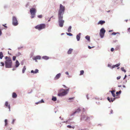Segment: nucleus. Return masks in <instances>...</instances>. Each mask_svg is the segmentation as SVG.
Instances as JSON below:
<instances>
[{
	"label": "nucleus",
	"mask_w": 130,
	"mask_h": 130,
	"mask_svg": "<svg viewBox=\"0 0 130 130\" xmlns=\"http://www.w3.org/2000/svg\"><path fill=\"white\" fill-rule=\"evenodd\" d=\"M65 10V7L60 4L58 13V22L59 26L61 27H63L64 22V20L63 19Z\"/></svg>",
	"instance_id": "f257e3e1"
},
{
	"label": "nucleus",
	"mask_w": 130,
	"mask_h": 130,
	"mask_svg": "<svg viewBox=\"0 0 130 130\" xmlns=\"http://www.w3.org/2000/svg\"><path fill=\"white\" fill-rule=\"evenodd\" d=\"M69 90V88L67 89H60L58 90V92L57 95L58 96L61 97L62 96L66 95L68 93Z\"/></svg>",
	"instance_id": "f03ea898"
},
{
	"label": "nucleus",
	"mask_w": 130,
	"mask_h": 130,
	"mask_svg": "<svg viewBox=\"0 0 130 130\" xmlns=\"http://www.w3.org/2000/svg\"><path fill=\"white\" fill-rule=\"evenodd\" d=\"M12 61L11 58L9 57L8 60L5 61V67L6 68H10L12 67Z\"/></svg>",
	"instance_id": "7ed1b4c3"
},
{
	"label": "nucleus",
	"mask_w": 130,
	"mask_h": 130,
	"mask_svg": "<svg viewBox=\"0 0 130 130\" xmlns=\"http://www.w3.org/2000/svg\"><path fill=\"white\" fill-rule=\"evenodd\" d=\"M45 27L46 25L44 23L38 25L35 27V29L39 31L42 29H45Z\"/></svg>",
	"instance_id": "20e7f679"
},
{
	"label": "nucleus",
	"mask_w": 130,
	"mask_h": 130,
	"mask_svg": "<svg viewBox=\"0 0 130 130\" xmlns=\"http://www.w3.org/2000/svg\"><path fill=\"white\" fill-rule=\"evenodd\" d=\"M30 12L31 15V18H34L36 13V10L34 8H32L30 9Z\"/></svg>",
	"instance_id": "39448f33"
},
{
	"label": "nucleus",
	"mask_w": 130,
	"mask_h": 130,
	"mask_svg": "<svg viewBox=\"0 0 130 130\" xmlns=\"http://www.w3.org/2000/svg\"><path fill=\"white\" fill-rule=\"evenodd\" d=\"M12 24L14 26H15L18 25V23L17 17L14 16L12 17Z\"/></svg>",
	"instance_id": "423d86ee"
},
{
	"label": "nucleus",
	"mask_w": 130,
	"mask_h": 130,
	"mask_svg": "<svg viewBox=\"0 0 130 130\" xmlns=\"http://www.w3.org/2000/svg\"><path fill=\"white\" fill-rule=\"evenodd\" d=\"M105 30L103 28H102L100 30V37L101 38H102L103 37L105 33Z\"/></svg>",
	"instance_id": "0eeeda50"
},
{
	"label": "nucleus",
	"mask_w": 130,
	"mask_h": 130,
	"mask_svg": "<svg viewBox=\"0 0 130 130\" xmlns=\"http://www.w3.org/2000/svg\"><path fill=\"white\" fill-rule=\"evenodd\" d=\"M84 119L86 121H89L90 117L86 116L85 115H81V116L80 120Z\"/></svg>",
	"instance_id": "6e6552de"
},
{
	"label": "nucleus",
	"mask_w": 130,
	"mask_h": 130,
	"mask_svg": "<svg viewBox=\"0 0 130 130\" xmlns=\"http://www.w3.org/2000/svg\"><path fill=\"white\" fill-rule=\"evenodd\" d=\"M117 97H115L114 98H110L109 97H107V100L110 102H113L114 101H115L116 99L117 98Z\"/></svg>",
	"instance_id": "1a4fd4ad"
},
{
	"label": "nucleus",
	"mask_w": 130,
	"mask_h": 130,
	"mask_svg": "<svg viewBox=\"0 0 130 130\" xmlns=\"http://www.w3.org/2000/svg\"><path fill=\"white\" fill-rule=\"evenodd\" d=\"M5 106L6 108H8L9 109V111H10V104H9L8 101H6L5 104Z\"/></svg>",
	"instance_id": "9d476101"
},
{
	"label": "nucleus",
	"mask_w": 130,
	"mask_h": 130,
	"mask_svg": "<svg viewBox=\"0 0 130 130\" xmlns=\"http://www.w3.org/2000/svg\"><path fill=\"white\" fill-rule=\"evenodd\" d=\"M61 74L60 73H59L57 74L56 75L55 77L54 78V79L55 80H57L59 79L61 77Z\"/></svg>",
	"instance_id": "9b49d317"
},
{
	"label": "nucleus",
	"mask_w": 130,
	"mask_h": 130,
	"mask_svg": "<svg viewBox=\"0 0 130 130\" xmlns=\"http://www.w3.org/2000/svg\"><path fill=\"white\" fill-rule=\"evenodd\" d=\"M41 58V56L40 55H37L34 57H33L32 59L33 60H36L37 59L40 60Z\"/></svg>",
	"instance_id": "f8f14e48"
},
{
	"label": "nucleus",
	"mask_w": 130,
	"mask_h": 130,
	"mask_svg": "<svg viewBox=\"0 0 130 130\" xmlns=\"http://www.w3.org/2000/svg\"><path fill=\"white\" fill-rule=\"evenodd\" d=\"M105 21L104 20H100L98 23L97 24L98 25H103L105 23Z\"/></svg>",
	"instance_id": "ddd939ff"
},
{
	"label": "nucleus",
	"mask_w": 130,
	"mask_h": 130,
	"mask_svg": "<svg viewBox=\"0 0 130 130\" xmlns=\"http://www.w3.org/2000/svg\"><path fill=\"white\" fill-rule=\"evenodd\" d=\"M81 35V33H79L78 34L76 35V38L77 41H79L80 38V35Z\"/></svg>",
	"instance_id": "4468645a"
},
{
	"label": "nucleus",
	"mask_w": 130,
	"mask_h": 130,
	"mask_svg": "<svg viewBox=\"0 0 130 130\" xmlns=\"http://www.w3.org/2000/svg\"><path fill=\"white\" fill-rule=\"evenodd\" d=\"M31 72L33 74H36L39 72V70L37 69H36L35 71L32 70L31 71Z\"/></svg>",
	"instance_id": "2eb2a0df"
},
{
	"label": "nucleus",
	"mask_w": 130,
	"mask_h": 130,
	"mask_svg": "<svg viewBox=\"0 0 130 130\" xmlns=\"http://www.w3.org/2000/svg\"><path fill=\"white\" fill-rule=\"evenodd\" d=\"M20 65V63L19 62V61L18 60H16L15 62V67L16 68L18 67L19 65Z\"/></svg>",
	"instance_id": "dca6fc26"
},
{
	"label": "nucleus",
	"mask_w": 130,
	"mask_h": 130,
	"mask_svg": "<svg viewBox=\"0 0 130 130\" xmlns=\"http://www.w3.org/2000/svg\"><path fill=\"white\" fill-rule=\"evenodd\" d=\"M17 96V94L15 92L12 93V98H16Z\"/></svg>",
	"instance_id": "f3484780"
},
{
	"label": "nucleus",
	"mask_w": 130,
	"mask_h": 130,
	"mask_svg": "<svg viewBox=\"0 0 130 130\" xmlns=\"http://www.w3.org/2000/svg\"><path fill=\"white\" fill-rule=\"evenodd\" d=\"M120 63L117 64L115 65H113L112 66V68H115L116 67H118L120 66Z\"/></svg>",
	"instance_id": "a211bd4d"
},
{
	"label": "nucleus",
	"mask_w": 130,
	"mask_h": 130,
	"mask_svg": "<svg viewBox=\"0 0 130 130\" xmlns=\"http://www.w3.org/2000/svg\"><path fill=\"white\" fill-rule=\"evenodd\" d=\"M42 58L43 59L46 60H48L49 58V57L46 56H42Z\"/></svg>",
	"instance_id": "6ab92c4d"
},
{
	"label": "nucleus",
	"mask_w": 130,
	"mask_h": 130,
	"mask_svg": "<svg viewBox=\"0 0 130 130\" xmlns=\"http://www.w3.org/2000/svg\"><path fill=\"white\" fill-rule=\"evenodd\" d=\"M73 49L71 48H70L67 52V54H71L72 51H73Z\"/></svg>",
	"instance_id": "aec40b11"
},
{
	"label": "nucleus",
	"mask_w": 130,
	"mask_h": 130,
	"mask_svg": "<svg viewBox=\"0 0 130 130\" xmlns=\"http://www.w3.org/2000/svg\"><path fill=\"white\" fill-rule=\"evenodd\" d=\"M85 38L88 42L90 41V37L89 36H86L85 37Z\"/></svg>",
	"instance_id": "412c9836"
},
{
	"label": "nucleus",
	"mask_w": 130,
	"mask_h": 130,
	"mask_svg": "<svg viewBox=\"0 0 130 130\" xmlns=\"http://www.w3.org/2000/svg\"><path fill=\"white\" fill-rule=\"evenodd\" d=\"M4 57L3 53L2 52H0V59H2Z\"/></svg>",
	"instance_id": "4be33fe9"
},
{
	"label": "nucleus",
	"mask_w": 130,
	"mask_h": 130,
	"mask_svg": "<svg viewBox=\"0 0 130 130\" xmlns=\"http://www.w3.org/2000/svg\"><path fill=\"white\" fill-rule=\"evenodd\" d=\"M72 120V119L69 118V119L67 120L66 121H64L63 122H62L63 123H67L68 122H69L70 121Z\"/></svg>",
	"instance_id": "5701e85b"
},
{
	"label": "nucleus",
	"mask_w": 130,
	"mask_h": 130,
	"mask_svg": "<svg viewBox=\"0 0 130 130\" xmlns=\"http://www.w3.org/2000/svg\"><path fill=\"white\" fill-rule=\"evenodd\" d=\"M52 100L54 101H56L57 100L56 97V96H53L52 99Z\"/></svg>",
	"instance_id": "b1692460"
},
{
	"label": "nucleus",
	"mask_w": 130,
	"mask_h": 130,
	"mask_svg": "<svg viewBox=\"0 0 130 130\" xmlns=\"http://www.w3.org/2000/svg\"><path fill=\"white\" fill-rule=\"evenodd\" d=\"M26 69V66H24L22 70V73H25Z\"/></svg>",
	"instance_id": "393cba45"
},
{
	"label": "nucleus",
	"mask_w": 130,
	"mask_h": 130,
	"mask_svg": "<svg viewBox=\"0 0 130 130\" xmlns=\"http://www.w3.org/2000/svg\"><path fill=\"white\" fill-rule=\"evenodd\" d=\"M72 28V26H70L69 27L68 29V31L69 32H70L71 31V29Z\"/></svg>",
	"instance_id": "a878e982"
},
{
	"label": "nucleus",
	"mask_w": 130,
	"mask_h": 130,
	"mask_svg": "<svg viewBox=\"0 0 130 130\" xmlns=\"http://www.w3.org/2000/svg\"><path fill=\"white\" fill-rule=\"evenodd\" d=\"M110 92H111V94H112V96L113 97H115L116 96V94H115V93H113L112 91L110 90L109 91Z\"/></svg>",
	"instance_id": "bb28decb"
},
{
	"label": "nucleus",
	"mask_w": 130,
	"mask_h": 130,
	"mask_svg": "<svg viewBox=\"0 0 130 130\" xmlns=\"http://www.w3.org/2000/svg\"><path fill=\"white\" fill-rule=\"evenodd\" d=\"M81 111V110L80 108H78L77 109H76L75 111V112H76V113H79Z\"/></svg>",
	"instance_id": "cd10ccee"
},
{
	"label": "nucleus",
	"mask_w": 130,
	"mask_h": 130,
	"mask_svg": "<svg viewBox=\"0 0 130 130\" xmlns=\"http://www.w3.org/2000/svg\"><path fill=\"white\" fill-rule=\"evenodd\" d=\"M121 90H120L119 91H117L116 92V94L117 95V96H118V94H120L121 93Z\"/></svg>",
	"instance_id": "c85d7f7f"
},
{
	"label": "nucleus",
	"mask_w": 130,
	"mask_h": 130,
	"mask_svg": "<svg viewBox=\"0 0 130 130\" xmlns=\"http://www.w3.org/2000/svg\"><path fill=\"white\" fill-rule=\"evenodd\" d=\"M80 73L79 74L80 75H82L84 73V71L83 70H82L80 71Z\"/></svg>",
	"instance_id": "c756f323"
},
{
	"label": "nucleus",
	"mask_w": 130,
	"mask_h": 130,
	"mask_svg": "<svg viewBox=\"0 0 130 130\" xmlns=\"http://www.w3.org/2000/svg\"><path fill=\"white\" fill-rule=\"evenodd\" d=\"M120 47V45H117L115 50H118Z\"/></svg>",
	"instance_id": "7c9ffc66"
},
{
	"label": "nucleus",
	"mask_w": 130,
	"mask_h": 130,
	"mask_svg": "<svg viewBox=\"0 0 130 130\" xmlns=\"http://www.w3.org/2000/svg\"><path fill=\"white\" fill-rule=\"evenodd\" d=\"M67 127L68 128H72L73 129H74V128L75 127L74 126H72L71 125H68L67 126Z\"/></svg>",
	"instance_id": "2f4dec72"
},
{
	"label": "nucleus",
	"mask_w": 130,
	"mask_h": 130,
	"mask_svg": "<svg viewBox=\"0 0 130 130\" xmlns=\"http://www.w3.org/2000/svg\"><path fill=\"white\" fill-rule=\"evenodd\" d=\"M5 122V126H6L8 124V120L7 119H6L4 121Z\"/></svg>",
	"instance_id": "473e14b6"
},
{
	"label": "nucleus",
	"mask_w": 130,
	"mask_h": 130,
	"mask_svg": "<svg viewBox=\"0 0 130 130\" xmlns=\"http://www.w3.org/2000/svg\"><path fill=\"white\" fill-rule=\"evenodd\" d=\"M66 34L67 35H68V36H72L73 35L72 34V33H70L66 32Z\"/></svg>",
	"instance_id": "72a5a7b5"
},
{
	"label": "nucleus",
	"mask_w": 130,
	"mask_h": 130,
	"mask_svg": "<svg viewBox=\"0 0 130 130\" xmlns=\"http://www.w3.org/2000/svg\"><path fill=\"white\" fill-rule=\"evenodd\" d=\"M121 70L122 71L124 72L125 73L126 72V70L124 69V68L123 67H122L121 68Z\"/></svg>",
	"instance_id": "f704fd0d"
},
{
	"label": "nucleus",
	"mask_w": 130,
	"mask_h": 130,
	"mask_svg": "<svg viewBox=\"0 0 130 130\" xmlns=\"http://www.w3.org/2000/svg\"><path fill=\"white\" fill-rule=\"evenodd\" d=\"M107 66L108 67H109L110 69H112L113 68H112V66H111V65L110 64H108L107 65Z\"/></svg>",
	"instance_id": "c9c22d12"
},
{
	"label": "nucleus",
	"mask_w": 130,
	"mask_h": 130,
	"mask_svg": "<svg viewBox=\"0 0 130 130\" xmlns=\"http://www.w3.org/2000/svg\"><path fill=\"white\" fill-rule=\"evenodd\" d=\"M21 53L20 52H18L17 54H16V56L17 57H18L21 55Z\"/></svg>",
	"instance_id": "e433bc0d"
},
{
	"label": "nucleus",
	"mask_w": 130,
	"mask_h": 130,
	"mask_svg": "<svg viewBox=\"0 0 130 130\" xmlns=\"http://www.w3.org/2000/svg\"><path fill=\"white\" fill-rule=\"evenodd\" d=\"M0 64H1V66H4V63L2 62H1L0 63Z\"/></svg>",
	"instance_id": "4c0bfd02"
},
{
	"label": "nucleus",
	"mask_w": 130,
	"mask_h": 130,
	"mask_svg": "<svg viewBox=\"0 0 130 130\" xmlns=\"http://www.w3.org/2000/svg\"><path fill=\"white\" fill-rule=\"evenodd\" d=\"M16 58V56H13L12 57V60L13 61H14L15 60Z\"/></svg>",
	"instance_id": "58836bf2"
},
{
	"label": "nucleus",
	"mask_w": 130,
	"mask_h": 130,
	"mask_svg": "<svg viewBox=\"0 0 130 130\" xmlns=\"http://www.w3.org/2000/svg\"><path fill=\"white\" fill-rule=\"evenodd\" d=\"M37 17L39 18H41L42 17V15H38Z\"/></svg>",
	"instance_id": "ea45409f"
},
{
	"label": "nucleus",
	"mask_w": 130,
	"mask_h": 130,
	"mask_svg": "<svg viewBox=\"0 0 130 130\" xmlns=\"http://www.w3.org/2000/svg\"><path fill=\"white\" fill-rule=\"evenodd\" d=\"M40 103H43L44 102V101L43 99H42L40 101H39Z\"/></svg>",
	"instance_id": "a19ab883"
},
{
	"label": "nucleus",
	"mask_w": 130,
	"mask_h": 130,
	"mask_svg": "<svg viewBox=\"0 0 130 130\" xmlns=\"http://www.w3.org/2000/svg\"><path fill=\"white\" fill-rule=\"evenodd\" d=\"M94 47V46H92V47H91V46H88V48L89 49H91V48H93V47Z\"/></svg>",
	"instance_id": "79ce46f5"
},
{
	"label": "nucleus",
	"mask_w": 130,
	"mask_h": 130,
	"mask_svg": "<svg viewBox=\"0 0 130 130\" xmlns=\"http://www.w3.org/2000/svg\"><path fill=\"white\" fill-rule=\"evenodd\" d=\"M76 113V112H75V111L74 112H73V113L71 114L70 115V116H72L74 115V114Z\"/></svg>",
	"instance_id": "37998d69"
},
{
	"label": "nucleus",
	"mask_w": 130,
	"mask_h": 130,
	"mask_svg": "<svg viewBox=\"0 0 130 130\" xmlns=\"http://www.w3.org/2000/svg\"><path fill=\"white\" fill-rule=\"evenodd\" d=\"M74 97H72V98H69L68 100H72L74 99Z\"/></svg>",
	"instance_id": "c03bdc74"
},
{
	"label": "nucleus",
	"mask_w": 130,
	"mask_h": 130,
	"mask_svg": "<svg viewBox=\"0 0 130 130\" xmlns=\"http://www.w3.org/2000/svg\"><path fill=\"white\" fill-rule=\"evenodd\" d=\"M9 57H8V56H6L5 57V59H6V60H8V59Z\"/></svg>",
	"instance_id": "a18cd8bd"
},
{
	"label": "nucleus",
	"mask_w": 130,
	"mask_h": 130,
	"mask_svg": "<svg viewBox=\"0 0 130 130\" xmlns=\"http://www.w3.org/2000/svg\"><path fill=\"white\" fill-rule=\"evenodd\" d=\"M114 50V49L113 48H111V49L110 51L111 52H113Z\"/></svg>",
	"instance_id": "49530a36"
},
{
	"label": "nucleus",
	"mask_w": 130,
	"mask_h": 130,
	"mask_svg": "<svg viewBox=\"0 0 130 130\" xmlns=\"http://www.w3.org/2000/svg\"><path fill=\"white\" fill-rule=\"evenodd\" d=\"M117 34V33L115 32H113L112 34L111 35H115Z\"/></svg>",
	"instance_id": "de8ad7c7"
},
{
	"label": "nucleus",
	"mask_w": 130,
	"mask_h": 130,
	"mask_svg": "<svg viewBox=\"0 0 130 130\" xmlns=\"http://www.w3.org/2000/svg\"><path fill=\"white\" fill-rule=\"evenodd\" d=\"M15 120L14 119H13V120L12 121V123H12V124H14Z\"/></svg>",
	"instance_id": "09e8293b"
},
{
	"label": "nucleus",
	"mask_w": 130,
	"mask_h": 130,
	"mask_svg": "<svg viewBox=\"0 0 130 130\" xmlns=\"http://www.w3.org/2000/svg\"><path fill=\"white\" fill-rule=\"evenodd\" d=\"M121 76H120L117 77V80H118V79H120L121 78Z\"/></svg>",
	"instance_id": "8fccbe9b"
},
{
	"label": "nucleus",
	"mask_w": 130,
	"mask_h": 130,
	"mask_svg": "<svg viewBox=\"0 0 130 130\" xmlns=\"http://www.w3.org/2000/svg\"><path fill=\"white\" fill-rule=\"evenodd\" d=\"M16 67H14L12 69V70L13 71L15 70H16Z\"/></svg>",
	"instance_id": "3c124183"
},
{
	"label": "nucleus",
	"mask_w": 130,
	"mask_h": 130,
	"mask_svg": "<svg viewBox=\"0 0 130 130\" xmlns=\"http://www.w3.org/2000/svg\"><path fill=\"white\" fill-rule=\"evenodd\" d=\"M6 24H3L2 25L4 26V27H5V28H7V26H6Z\"/></svg>",
	"instance_id": "603ef678"
},
{
	"label": "nucleus",
	"mask_w": 130,
	"mask_h": 130,
	"mask_svg": "<svg viewBox=\"0 0 130 130\" xmlns=\"http://www.w3.org/2000/svg\"><path fill=\"white\" fill-rule=\"evenodd\" d=\"M86 97L87 98V99H88V100L89 99V98L88 97V94H87L86 95Z\"/></svg>",
	"instance_id": "864d4df0"
},
{
	"label": "nucleus",
	"mask_w": 130,
	"mask_h": 130,
	"mask_svg": "<svg viewBox=\"0 0 130 130\" xmlns=\"http://www.w3.org/2000/svg\"><path fill=\"white\" fill-rule=\"evenodd\" d=\"M65 74L67 75H69V72H68V71H67V72H66L65 73Z\"/></svg>",
	"instance_id": "5fc2aeb1"
},
{
	"label": "nucleus",
	"mask_w": 130,
	"mask_h": 130,
	"mask_svg": "<svg viewBox=\"0 0 130 130\" xmlns=\"http://www.w3.org/2000/svg\"><path fill=\"white\" fill-rule=\"evenodd\" d=\"M127 77V76L126 75H125L124 77V78H123V80L125 78H126Z\"/></svg>",
	"instance_id": "6e6d98bb"
},
{
	"label": "nucleus",
	"mask_w": 130,
	"mask_h": 130,
	"mask_svg": "<svg viewBox=\"0 0 130 130\" xmlns=\"http://www.w3.org/2000/svg\"><path fill=\"white\" fill-rule=\"evenodd\" d=\"M62 86L66 88H68V87H67L66 86L64 85H63Z\"/></svg>",
	"instance_id": "4d7b16f0"
},
{
	"label": "nucleus",
	"mask_w": 130,
	"mask_h": 130,
	"mask_svg": "<svg viewBox=\"0 0 130 130\" xmlns=\"http://www.w3.org/2000/svg\"><path fill=\"white\" fill-rule=\"evenodd\" d=\"M23 47H22V46H21V47H18V50H20V49H21V48H22Z\"/></svg>",
	"instance_id": "13d9d810"
},
{
	"label": "nucleus",
	"mask_w": 130,
	"mask_h": 130,
	"mask_svg": "<svg viewBox=\"0 0 130 130\" xmlns=\"http://www.w3.org/2000/svg\"><path fill=\"white\" fill-rule=\"evenodd\" d=\"M96 104H98V105H100V103L99 102H96Z\"/></svg>",
	"instance_id": "bf43d9fd"
},
{
	"label": "nucleus",
	"mask_w": 130,
	"mask_h": 130,
	"mask_svg": "<svg viewBox=\"0 0 130 130\" xmlns=\"http://www.w3.org/2000/svg\"><path fill=\"white\" fill-rule=\"evenodd\" d=\"M23 63H24V62H23V61H22L21 62V64L22 65H23Z\"/></svg>",
	"instance_id": "052dcab7"
},
{
	"label": "nucleus",
	"mask_w": 130,
	"mask_h": 130,
	"mask_svg": "<svg viewBox=\"0 0 130 130\" xmlns=\"http://www.w3.org/2000/svg\"><path fill=\"white\" fill-rule=\"evenodd\" d=\"M113 113V111L111 109V111H110V113L111 114H112Z\"/></svg>",
	"instance_id": "680f3d73"
},
{
	"label": "nucleus",
	"mask_w": 130,
	"mask_h": 130,
	"mask_svg": "<svg viewBox=\"0 0 130 130\" xmlns=\"http://www.w3.org/2000/svg\"><path fill=\"white\" fill-rule=\"evenodd\" d=\"M32 92V90H31V91L30 92H28V94H30Z\"/></svg>",
	"instance_id": "e2e57ef3"
},
{
	"label": "nucleus",
	"mask_w": 130,
	"mask_h": 130,
	"mask_svg": "<svg viewBox=\"0 0 130 130\" xmlns=\"http://www.w3.org/2000/svg\"><path fill=\"white\" fill-rule=\"evenodd\" d=\"M40 103V102L39 101L38 102H36V104H39V103Z\"/></svg>",
	"instance_id": "0e129e2a"
},
{
	"label": "nucleus",
	"mask_w": 130,
	"mask_h": 130,
	"mask_svg": "<svg viewBox=\"0 0 130 130\" xmlns=\"http://www.w3.org/2000/svg\"><path fill=\"white\" fill-rule=\"evenodd\" d=\"M130 30V27L129 28L127 29V30L129 32H130L129 30Z\"/></svg>",
	"instance_id": "69168bd1"
},
{
	"label": "nucleus",
	"mask_w": 130,
	"mask_h": 130,
	"mask_svg": "<svg viewBox=\"0 0 130 130\" xmlns=\"http://www.w3.org/2000/svg\"><path fill=\"white\" fill-rule=\"evenodd\" d=\"M117 41V40H115L113 41V42H116Z\"/></svg>",
	"instance_id": "338daca9"
},
{
	"label": "nucleus",
	"mask_w": 130,
	"mask_h": 130,
	"mask_svg": "<svg viewBox=\"0 0 130 130\" xmlns=\"http://www.w3.org/2000/svg\"><path fill=\"white\" fill-rule=\"evenodd\" d=\"M94 99L95 100H99V98H95Z\"/></svg>",
	"instance_id": "774afa93"
}]
</instances>
